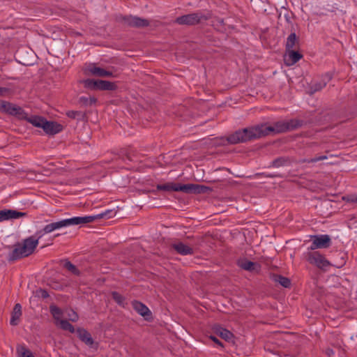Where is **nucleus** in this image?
<instances>
[{"instance_id": "obj_38", "label": "nucleus", "mask_w": 357, "mask_h": 357, "mask_svg": "<svg viewBox=\"0 0 357 357\" xmlns=\"http://www.w3.org/2000/svg\"><path fill=\"white\" fill-rule=\"evenodd\" d=\"M326 354L329 357H336L335 351L332 349H327Z\"/></svg>"}, {"instance_id": "obj_25", "label": "nucleus", "mask_w": 357, "mask_h": 357, "mask_svg": "<svg viewBox=\"0 0 357 357\" xmlns=\"http://www.w3.org/2000/svg\"><path fill=\"white\" fill-rule=\"evenodd\" d=\"M331 79V75L330 74H326L324 75V80L321 82L316 83L314 84L311 89H312V93L320 91L326 85L328 82H329Z\"/></svg>"}, {"instance_id": "obj_8", "label": "nucleus", "mask_w": 357, "mask_h": 357, "mask_svg": "<svg viewBox=\"0 0 357 357\" xmlns=\"http://www.w3.org/2000/svg\"><path fill=\"white\" fill-rule=\"evenodd\" d=\"M84 73L88 75H93L100 77H114L113 72L110 70L105 69L97 66L95 64H89L84 69Z\"/></svg>"}, {"instance_id": "obj_42", "label": "nucleus", "mask_w": 357, "mask_h": 357, "mask_svg": "<svg viewBox=\"0 0 357 357\" xmlns=\"http://www.w3.org/2000/svg\"><path fill=\"white\" fill-rule=\"evenodd\" d=\"M41 293H42V296H43V298H46V297H47V296H48V294H47V291H43V290H41Z\"/></svg>"}, {"instance_id": "obj_23", "label": "nucleus", "mask_w": 357, "mask_h": 357, "mask_svg": "<svg viewBox=\"0 0 357 357\" xmlns=\"http://www.w3.org/2000/svg\"><path fill=\"white\" fill-rule=\"evenodd\" d=\"M214 331L218 335L226 341H229L233 337V334L230 331L220 326L215 327Z\"/></svg>"}, {"instance_id": "obj_21", "label": "nucleus", "mask_w": 357, "mask_h": 357, "mask_svg": "<svg viewBox=\"0 0 357 357\" xmlns=\"http://www.w3.org/2000/svg\"><path fill=\"white\" fill-rule=\"evenodd\" d=\"M173 248L176 252L183 255H191L193 253L192 248L183 244V243H174Z\"/></svg>"}, {"instance_id": "obj_10", "label": "nucleus", "mask_w": 357, "mask_h": 357, "mask_svg": "<svg viewBox=\"0 0 357 357\" xmlns=\"http://www.w3.org/2000/svg\"><path fill=\"white\" fill-rule=\"evenodd\" d=\"M30 254L26 250L25 245L22 243H17L15 245V248L9 255V260L15 261L16 259L29 256Z\"/></svg>"}, {"instance_id": "obj_31", "label": "nucleus", "mask_w": 357, "mask_h": 357, "mask_svg": "<svg viewBox=\"0 0 357 357\" xmlns=\"http://www.w3.org/2000/svg\"><path fill=\"white\" fill-rule=\"evenodd\" d=\"M63 266L67 269L69 271H70L72 273H73L74 275H79V270L76 268V266L75 265H73L71 262H70L69 261H66L65 263H64V265Z\"/></svg>"}, {"instance_id": "obj_28", "label": "nucleus", "mask_w": 357, "mask_h": 357, "mask_svg": "<svg viewBox=\"0 0 357 357\" xmlns=\"http://www.w3.org/2000/svg\"><path fill=\"white\" fill-rule=\"evenodd\" d=\"M84 87L91 90H97V79H87L81 81Z\"/></svg>"}, {"instance_id": "obj_12", "label": "nucleus", "mask_w": 357, "mask_h": 357, "mask_svg": "<svg viewBox=\"0 0 357 357\" xmlns=\"http://www.w3.org/2000/svg\"><path fill=\"white\" fill-rule=\"evenodd\" d=\"M26 213L20 212L12 209L0 211V222L13 219H18L26 216Z\"/></svg>"}, {"instance_id": "obj_41", "label": "nucleus", "mask_w": 357, "mask_h": 357, "mask_svg": "<svg viewBox=\"0 0 357 357\" xmlns=\"http://www.w3.org/2000/svg\"><path fill=\"white\" fill-rule=\"evenodd\" d=\"M6 91V88L0 87V96H2Z\"/></svg>"}, {"instance_id": "obj_14", "label": "nucleus", "mask_w": 357, "mask_h": 357, "mask_svg": "<svg viewBox=\"0 0 357 357\" xmlns=\"http://www.w3.org/2000/svg\"><path fill=\"white\" fill-rule=\"evenodd\" d=\"M76 333L79 337V338L84 342L87 346L94 348L96 347V344H95L93 338L91 337V334L84 328H78L76 331Z\"/></svg>"}, {"instance_id": "obj_27", "label": "nucleus", "mask_w": 357, "mask_h": 357, "mask_svg": "<svg viewBox=\"0 0 357 357\" xmlns=\"http://www.w3.org/2000/svg\"><path fill=\"white\" fill-rule=\"evenodd\" d=\"M274 280L276 282H278L284 287H289L291 284L290 280L287 278L283 277L282 275H276L274 276Z\"/></svg>"}, {"instance_id": "obj_2", "label": "nucleus", "mask_w": 357, "mask_h": 357, "mask_svg": "<svg viewBox=\"0 0 357 357\" xmlns=\"http://www.w3.org/2000/svg\"><path fill=\"white\" fill-rule=\"evenodd\" d=\"M157 190L165 191H181L186 194H206L211 192V188L199 184H179L175 183H167L157 185Z\"/></svg>"}, {"instance_id": "obj_15", "label": "nucleus", "mask_w": 357, "mask_h": 357, "mask_svg": "<svg viewBox=\"0 0 357 357\" xmlns=\"http://www.w3.org/2000/svg\"><path fill=\"white\" fill-rule=\"evenodd\" d=\"M284 61L287 66H292L298 62L302 57V54L294 50H287Z\"/></svg>"}, {"instance_id": "obj_20", "label": "nucleus", "mask_w": 357, "mask_h": 357, "mask_svg": "<svg viewBox=\"0 0 357 357\" xmlns=\"http://www.w3.org/2000/svg\"><path fill=\"white\" fill-rule=\"evenodd\" d=\"M22 243L29 254L31 255L38 244V238H36L34 236H30L24 239Z\"/></svg>"}, {"instance_id": "obj_40", "label": "nucleus", "mask_w": 357, "mask_h": 357, "mask_svg": "<svg viewBox=\"0 0 357 357\" xmlns=\"http://www.w3.org/2000/svg\"><path fill=\"white\" fill-rule=\"evenodd\" d=\"M348 201L351 202H357V196H352L348 198Z\"/></svg>"}, {"instance_id": "obj_18", "label": "nucleus", "mask_w": 357, "mask_h": 357, "mask_svg": "<svg viewBox=\"0 0 357 357\" xmlns=\"http://www.w3.org/2000/svg\"><path fill=\"white\" fill-rule=\"evenodd\" d=\"M116 89V86L115 83L106 80L97 79V90L114 91Z\"/></svg>"}, {"instance_id": "obj_44", "label": "nucleus", "mask_w": 357, "mask_h": 357, "mask_svg": "<svg viewBox=\"0 0 357 357\" xmlns=\"http://www.w3.org/2000/svg\"><path fill=\"white\" fill-rule=\"evenodd\" d=\"M337 351L339 353H342V351L340 350V349H337Z\"/></svg>"}, {"instance_id": "obj_32", "label": "nucleus", "mask_w": 357, "mask_h": 357, "mask_svg": "<svg viewBox=\"0 0 357 357\" xmlns=\"http://www.w3.org/2000/svg\"><path fill=\"white\" fill-rule=\"evenodd\" d=\"M112 298L121 306H124L125 305V298L116 291H113L112 293Z\"/></svg>"}, {"instance_id": "obj_7", "label": "nucleus", "mask_w": 357, "mask_h": 357, "mask_svg": "<svg viewBox=\"0 0 357 357\" xmlns=\"http://www.w3.org/2000/svg\"><path fill=\"white\" fill-rule=\"evenodd\" d=\"M120 20L124 25L135 28H144L150 24L148 20L132 15L121 17Z\"/></svg>"}, {"instance_id": "obj_16", "label": "nucleus", "mask_w": 357, "mask_h": 357, "mask_svg": "<svg viewBox=\"0 0 357 357\" xmlns=\"http://www.w3.org/2000/svg\"><path fill=\"white\" fill-rule=\"evenodd\" d=\"M133 308L137 311L140 315L144 317L146 319H148L151 317V311L143 303L139 301H133L132 303Z\"/></svg>"}, {"instance_id": "obj_24", "label": "nucleus", "mask_w": 357, "mask_h": 357, "mask_svg": "<svg viewBox=\"0 0 357 357\" xmlns=\"http://www.w3.org/2000/svg\"><path fill=\"white\" fill-rule=\"evenodd\" d=\"M24 119H26L28 122L31 123L35 127L41 128H43V124L44 123V122L45 121V119L40 117V116H31L30 117H28L27 115H26V118H25Z\"/></svg>"}, {"instance_id": "obj_4", "label": "nucleus", "mask_w": 357, "mask_h": 357, "mask_svg": "<svg viewBox=\"0 0 357 357\" xmlns=\"http://www.w3.org/2000/svg\"><path fill=\"white\" fill-rule=\"evenodd\" d=\"M302 123L297 119H292L287 122L279 121L275 123L273 126H269L266 124L258 125L261 130L263 131L261 137L268 135L269 133L273 132H284L287 130H294L300 127Z\"/></svg>"}, {"instance_id": "obj_17", "label": "nucleus", "mask_w": 357, "mask_h": 357, "mask_svg": "<svg viewBox=\"0 0 357 357\" xmlns=\"http://www.w3.org/2000/svg\"><path fill=\"white\" fill-rule=\"evenodd\" d=\"M238 266L245 270L249 271L258 272L260 269V266L257 264L248 261L247 259H241L238 261Z\"/></svg>"}, {"instance_id": "obj_29", "label": "nucleus", "mask_w": 357, "mask_h": 357, "mask_svg": "<svg viewBox=\"0 0 357 357\" xmlns=\"http://www.w3.org/2000/svg\"><path fill=\"white\" fill-rule=\"evenodd\" d=\"M61 329L64 331H68L70 333H75V328L73 326L70 324L67 320L63 319L60 320V322H59L58 325Z\"/></svg>"}, {"instance_id": "obj_19", "label": "nucleus", "mask_w": 357, "mask_h": 357, "mask_svg": "<svg viewBox=\"0 0 357 357\" xmlns=\"http://www.w3.org/2000/svg\"><path fill=\"white\" fill-rule=\"evenodd\" d=\"M22 316V306L20 304L17 303L14 306L13 310L12 312V316L10 321V323L13 326H16L18 324L20 317Z\"/></svg>"}, {"instance_id": "obj_30", "label": "nucleus", "mask_w": 357, "mask_h": 357, "mask_svg": "<svg viewBox=\"0 0 357 357\" xmlns=\"http://www.w3.org/2000/svg\"><path fill=\"white\" fill-rule=\"evenodd\" d=\"M289 163V160L285 158H278L272 162V167L278 168L280 167L286 165Z\"/></svg>"}, {"instance_id": "obj_1", "label": "nucleus", "mask_w": 357, "mask_h": 357, "mask_svg": "<svg viewBox=\"0 0 357 357\" xmlns=\"http://www.w3.org/2000/svg\"><path fill=\"white\" fill-rule=\"evenodd\" d=\"M109 211H107L105 213H102L96 215H90L85 217H74L69 219L61 220L58 222H54L46 225L41 231H38V234H39V238H40L43 235V232L44 234H49L55 230L59 229L63 227H66L70 225H82L86 224L97 219H100L105 217Z\"/></svg>"}, {"instance_id": "obj_33", "label": "nucleus", "mask_w": 357, "mask_h": 357, "mask_svg": "<svg viewBox=\"0 0 357 357\" xmlns=\"http://www.w3.org/2000/svg\"><path fill=\"white\" fill-rule=\"evenodd\" d=\"M97 101V99L95 97L90 96L87 97H81L79 98V102L85 105H92L95 104Z\"/></svg>"}, {"instance_id": "obj_11", "label": "nucleus", "mask_w": 357, "mask_h": 357, "mask_svg": "<svg viewBox=\"0 0 357 357\" xmlns=\"http://www.w3.org/2000/svg\"><path fill=\"white\" fill-rule=\"evenodd\" d=\"M307 260L310 264H315L320 268H323L329 265V261L317 252L309 254Z\"/></svg>"}, {"instance_id": "obj_3", "label": "nucleus", "mask_w": 357, "mask_h": 357, "mask_svg": "<svg viewBox=\"0 0 357 357\" xmlns=\"http://www.w3.org/2000/svg\"><path fill=\"white\" fill-rule=\"evenodd\" d=\"M263 131L260 130L258 125L237 130L229 136L227 140L231 144L243 143L247 141L261 137Z\"/></svg>"}, {"instance_id": "obj_5", "label": "nucleus", "mask_w": 357, "mask_h": 357, "mask_svg": "<svg viewBox=\"0 0 357 357\" xmlns=\"http://www.w3.org/2000/svg\"><path fill=\"white\" fill-rule=\"evenodd\" d=\"M0 112L15 116L20 119L26 118V113L20 107L4 100L0 101Z\"/></svg>"}, {"instance_id": "obj_34", "label": "nucleus", "mask_w": 357, "mask_h": 357, "mask_svg": "<svg viewBox=\"0 0 357 357\" xmlns=\"http://www.w3.org/2000/svg\"><path fill=\"white\" fill-rule=\"evenodd\" d=\"M20 357H34L31 351L24 347L17 349Z\"/></svg>"}, {"instance_id": "obj_36", "label": "nucleus", "mask_w": 357, "mask_h": 357, "mask_svg": "<svg viewBox=\"0 0 357 357\" xmlns=\"http://www.w3.org/2000/svg\"><path fill=\"white\" fill-rule=\"evenodd\" d=\"M67 317L71 321L75 322L78 320L77 314L73 310H70L68 312Z\"/></svg>"}, {"instance_id": "obj_43", "label": "nucleus", "mask_w": 357, "mask_h": 357, "mask_svg": "<svg viewBox=\"0 0 357 357\" xmlns=\"http://www.w3.org/2000/svg\"><path fill=\"white\" fill-rule=\"evenodd\" d=\"M216 22L220 24V25H222V23H223V20L222 19H216Z\"/></svg>"}, {"instance_id": "obj_13", "label": "nucleus", "mask_w": 357, "mask_h": 357, "mask_svg": "<svg viewBox=\"0 0 357 357\" xmlns=\"http://www.w3.org/2000/svg\"><path fill=\"white\" fill-rule=\"evenodd\" d=\"M43 130L47 135H55L63 130V126L54 121H48L45 119L43 124Z\"/></svg>"}, {"instance_id": "obj_35", "label": "nucleus", "mask_w": 357, "mask_h": 357, "mask_svg": "<svg viewBox=\"0 0 357 357\" xmlns=\"http://www.w3.org/2000/svg\"><path fill=\"white\" fill-rule=\"evenodd\" d=\"M67 116L71 119H81L83 115L82 113L78 111H69L67 112Z\"/></svg>"}, {"instance_id": "obj_6", "label": "nucleus", "mask_w": 357, "mask_h": 357, "mask_svg": "<svg viewBox=\"0 0 357 357\" xmlns=\"http://www.w3.org/2000/svg\"><path fill=\"white\" fill-rule=\"evenodd\" d=\"M210 17L211 14L209 13L206 15L201 13H191L178 17L176 19V22L179 24L193 25L202 22V20H206Z\"/></svg>"}, {"instance_id": "obj_39", "label": "nucleus", "mask_w": 357, "mask_h": 357, "mask_svg": "<svg viewBox=\"0 0 357 357\" xmlns=\"http://www.w3.org/2000/svg\"><path fill=\"white\" fill-rule=\"evenodd\" d=\"M211 339L214 342H215L216 344L220 345V346H222V343L220 342V340L218 339H217L214 336H211Z\"/></svg>"}, {"instance_id": "obj_37", "label": "nucleus", "mask_w": 357, "mask_h": 357, "mask_svg": "<svg viewBox=\"0 0 357 357\" xmlns=\"http://www.w3.org/2000/svg\"><path fill=\"white\" fill-rule=\"evenodd\" d=\"M327 158V156L326 155H322V156H319V157H315V158H311L310 160H305L304 161L305 162H317L318 161H320V160H325Z\"/></svg>"}, {"instance_id": "obj_26", "label": "nucleus", "mask_w": 357, "mask_h": 357, "mask_svg": "<svg viewBox=\"0 0 357 357\" xmlns=\"http://www.w3.org/2000/svg\"><path fill=\"white\" fill-rule=\"evenodd\" d=\"M50 312L55 319V324L59 325V322L60 320H63L62 319V311L59 307L52 305L50 306Z\"/></svg>"}, {"instance_id": "obj_9", "label": "nucleus", "mask_w": 357, "mask_h": 357, "mask_svg": "<svg viewBox=\"0 0 357 357\" xmlns=\"http://www.w3.org/2000/svg\"><path fill=\"white\" fill-rule=\"evenodd\" d=\"M312 245L310 249L313 250L319 248H327L331 245V238L328 235L312 236Z\"/></svg>"}, {"instance_id": "obj_22", "label": "nucleus", "mask_w": 357, "mask_h": 357, "mask_svg": "<svg viewBox=\"0 0 357 357\" xmlns=\"http://www.w3.org/2000/svg\"><path fill=\"white\" fill-rule=\"evenodd\" d=\"M298 46V38L295 33H291L286 42L287 50H291L297 48Z\"/></svg>"}]
</instances>
